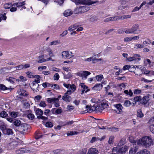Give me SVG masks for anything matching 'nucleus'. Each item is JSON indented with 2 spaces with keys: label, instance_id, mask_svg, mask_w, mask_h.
Returning <instances> with one entry per match:
<instances>
[{
  "label": "nucleus",
  "instance_id": "nucleus-1",
  "mask_svg": "<svg viewBox=\"0 0 154 154\" xmlns=\"http://www.w3.org/2000/svg\"><path fill=\"white\" fill-rule=\"evenodd\" d=\"M153 141L149 136H145L140 139L137 141L138 146H142L146 147H149L153 145Z\"/></svg>",
  "mask_w": 154,
  "mask_h": 154
},
{
  "label": "nucleus",
  "instance_id": "nucleus-2",
  "mask_svg": "<svg viewBox=\"0 0 154 154\" xmlns=\"http://www.w3.org/2000/svg\"><path fill=\"white\" fill-rule=\"evenodd\" d=\"M124 29L125 32L126 34H138L141 32L139 29V26L138 24L134 25L131 29Z\"/></svg>",
  "mask_w": 154,
  "mask_h": 154
},
{
  "label": "nucleus",
  "instance_id": "nucleus-3",
  "mask_svg": "<svg viewBox=\"0 0 154 154\" xmlns=\"http://www.w3.org/2000/svg\"><path fill=\"white\" fill-rule=\"evenodd\" d=\"M13 124L16 128H17V129L21 131H25L26 129L25 128V127L26 126V124L22 123L20 121L18 120H16L14 121L13 122Z\"/></svg>",
  "mask_w": 154,
  "mask_h": 154
},
{
  "label": "nucleus",
  "instance_id": "nucleus-4",
  "mask_svg": "<svg viewBox=\"0 0 154 154\" xmlns=\"http://www.w3.org/2000/svg\"><path fill=\"white\" fill-rule=\"evenodd\" d=\"M128 146H126L122 148L121 150L116 147H114L112 150V154H122V153L125 152L128 150Z\"/></svg>",
  "mask_w": 154,
  "mask_h": 154
},
{
  "label": "nucleus",
  "instance_id": "nucleus-5",
  "mask_svg": "<svg viewBox=\"0 0 154 154\" xmlns=\"http://www.w3.org/2000/svg\"><path fill=\"white\" fill-rule=\"evenodd\" d=\"M149 100V98L148 96L146 95L144 96L143 98H142L141 97L140 100V103L142 105H143L145 107H147L149 104L148 102Z\"/></svg>",
  "mask_w": 154,
  "mask_h": 154
},
{
  "label": "nucleus",
  "instance_id": "nucleus-6",
  "mask_svg": "<svg viewBox=\"0 0 154 154\" xmlns=\"http://www.w3.org/2000/svg\"><path fill=\"white\" fill-rule=\"evenodd\" d=\"M62 56L63 59H69L73 57L72 53L69 51H63L62 53Z\"/></svg>",
  "mask_w": 154,
  "mask_h": 154
},
{
  "label": "nucleus",
  "instance_id": "nucleus-7",
  "mask_svg": "<svg viewBox=\"0 0 154 154\" xmlns=\"http://www.w3.org/2000/svg\"><path fill=\"white\" fill-rule=\"evenodd\" d=\"M29 151L28 148H22L16 150V152L17 154H20L29 152Z\"/></svg>",
  "mask_w": 154,
  "mask_h": 154
},
{
  "label": "nucleus",
  "instance_id": "nucleus-8",
  "mask_svg": "<svg viewBox=\"0 0 154 154\" xmlns=\"http://www.w3.org/2000/svg\"><path fill=\"white\" fill-rule=\"evenodd\" d=\"M114 106L118 110L116 111L117 113L121 114L122 113L123 107L121 104H114Z\"/></svg>",
  "mask_w": 154,
  "mask_h": 154
},
{
  "label": "nucleus",
  "instance_id": "nucleus-9",
  "mask_svg": "<svg viewBox=\"0 0 154 154\" xmlns=\"http://www.w3.org/2000/svg\"><path fill=\"white\" fill-rule=\"evenodd\" d=\"M31 85H32L31 88L33 91L36 92L39 91V90L38 88L39 85L38 84L34 82H32Z\"/></svg>",
  "mask_w": 154,
  "mask_h": 154
},
{
  "label": "nucleus",
  "instance_id": "nucleus-10",
  "mask_svg": "<svg viewBox=\"0 0 154 154\" xmlns=\"http://www.w3.org/2000/svg\"><path fill=\"white\" fill-rule=\"evenodd\" d=\"M89 9V7L86 6H80L78 8V10L79 12H85L88 11Z\"/></svg>",
  "mask_w": 154,
  "mask_h": 154
},
{
  "label": "nucleus",
  "instance_id": "nucleus-11",
  "mask_svg": "<svg viewBox=\"0 0 154 154\" xmlns=\"http://www.w3.org/2000/svg\"><path fill=\"white\" fill-rule=\"evenodd\" d=\"M108 106V104L106 102H102L101 104V106L98 107V108L97 107H96V109L97 110H98L100 109L101 110H103L106 108H107V107Z\"/></svg>",
  "mask_w": 154,
  "mask_h": 154
},
{
  "label": "nucleus",
  "instance_id": "nucleus-12",
  "mask_svg": "<svg viewBox=\"0 0 154 154\" xmlns=\"http://www.w3.org/2000/svg\"><path fill=\"white\" fill-rule=\"evenodd\" d=\"M91 74V73L88 71H83L82 73H80L79 76L86 79L87 78V76Z\"/></svg>",
  "mask_w": 154,
  "mask_h": 154
},
{
  "label": "nucleus",
  "instance_id": "nucleus-13",
  "mask_svg": "<svg viewBox=\"0 0 154 154\" xmlns=\"http://www.w3.org/2000/svg\"><path fill=\"white\" fill-rule=\"evenodd\" d=\"M98 150L95 148H91L88 150L87 154H98Z\"/></svg>",
  "mask_w": 154,
  "mask_h": 154
},
{
  "label": "nucleus",
  "instance_id": "nucleus-14",
  "mask_svg": "<svg viewBox=\"0 0 154 154\" xmlns=\"http://www.w3.org/2000/svg\"><path fill=\"white\" fill-rule=\"evenodd\" d=\"M62 99L63 100L65 101L66 102H69L71 100V97L68 95H66V94H64V96L62 97Z\"/></svg>",
  "mask_w": 154,
  "mask_h": 154
},
{
  "label": "nucleus",
  "instance_id": "nucleus-15",
  "mask_svg": "<svg viewBox=\"0 0 154 154\" xmlns=\"http://www.w3.org/2000/svg\"><path fill=\"white\" fill-rule=\"evenodd\" d=\"M103 87V85L101 84H97L94 85L92 88L93 90L97 91H99Z\"/></svg>",
  "mask_w": 154,
  "mask_h": 154
},
{
  "label": "nucleus",
  "instance_id": "nucleus-16",
  "mask_svg": "<svg viewBox=\"0 0 154 154\" xmlns=\"http://www.w3.org/2000/svg\"><path fill=\"white\" fill-rule=\"evenodd\" d=\"M138 146H133L130 149L129 152V154H134L138 149Z\"/></svg>",
  "mask_w": 154,
  "mask_h": 154
},
{
  "label": "nucleus",
  "instance_id": "nucleus-17",
  "mask_svg": "<svg viewBox=\"0 0 154 154\" xmlns=\"http://www.w3.org/2000/svg\"><path fill=\"white\" fill-rule=\"evenodd\" d=\"M118 17H111L105 19L104 21V22H109V21H113L118 20Z\"/></svg>",
  "mask_w": 154,
  "mask_h": 154
},
{
  "label": "nucleus",
  "instance_id": "nucleus-18",
  "mask_svg": "<svg viewBox=\"0 0 154 154\" xmlns=\"http://www.w3.org/2000/svg\"><path fill=\"white\" fill-rule=\"evenodd\" d=\"M85 0H73V2H75L76 5H78L80 4H83L86 5Z\"/></svg>",
  "mask_w": 154,
  "mask_h": 154
},
{
  "label": "nucleus",
  "instance_id": "nucleus-19",
  "mask_svg": "<svg viewBox=\"0 0 154 154\" xmlns=\"http://www.w3.org/2000/svg\"><path fill=\"white\" fill-rule=\"evenodd\" d=\"M14 134L11 128H7L4 134L7 135H11Z\"/></svg>",
  "mask_w": 154,
  "mask_h": 154
},
{
  "label": "nucleus",
  "instance_id": "nucleus-20",
  "mask_svg": "<svg viewBox=\"0 0 154 154\" xmlns=\"http://www.w3.org/2000/svg\"><path fill=\"white\" fill-rule=\"evenodd\" d=\"M72 12L70 10L68 9L64 12L63 15L65 17H68L72 15Z\"/></svg>",
  "mask_w": 154,
  "mask_h": 154
},
{
  "label": "nucleus",
  "instance_id": "nucleus-21",
  "mask_svg": "<svg viewBox=\"0 0 154 154\" xmlns=\"http://www.w3.org/2000/svg\"><path fill=\"white\" fill-rule=\"evenodd\" d=\"M134 139V137L132 136H130L129 138V141L132 143L133 145H136L137 143V142Z\"/></svg>",
  "mask_w": 154,
  "mask_h": 154
},
{
  "label": "nucleus",
  "instance_id": "nucleus-22",
  "mask_svg": "<svg viewBox=\"0 0 154 154\" xmlns=\"http://www.w3.org/2000/svg\"><path fill=\"white\" fill-rule=\"evenodd\" d=\"M59 100L58 98H48L47 99V101L49 103H54V102Z\"/></svg>",
  "mask_w": 154,
  "mask_h": 154
},
{
  "label": "nucleus",
  "instance_id": "nucleus-23",
  "mask_svg": "<svg viewBox=\"0 0 154 154\" xmlns=\"http://www.w3.org/2000/svg\"><path fill=\"white\" fill-rule=\"evenodd\" d=\"M7 113L4 111H0V116L3 118H5L8 116Z\"/></svg>",
  "mask_w": 154,
  "mask_h": 154
},
{
  "label": "nucleus",
  "instance_id": "nucleus-24",
  "mask_svg": "<svg viewBox=\"0 0 154 154\" xmlns=\"http://www.w3.org/2000/svg\"><path fill=\"white\" fill-rule=\"evenodd\" d=\"M43 55L40 56L38 57V60L37 62L39 63H41L45 61V59L44 58Z\"/></svg>",
  "mask_w": 154,
  "mask_h": 154
},
{
  "label": "nucleus",
  "instance_id": "nucleus-25",
  "mask_svg": "<svg viewBox=\"0 0 154 154\" xmlns=\"http://www.w3.org/2000/svg\"><path fill=\"white\" fill-rule=\"evenodd\" d=\"M18 145V142L16 141H14L10 143V145L12 148L17 147Z\"/></svg>",
  "mask_w": 154,
  "mask_h": 154
},
{
  "label": "nucleus",
  "instance_id": "nucleus-26",
  "mask_svg": "<svg viewBox=\"0 0 154 154\" xmlns=\"http://www.w3.org/2000/svg\"><path fill=\"white\" fill-rule=\"evenodd\" d=\"M25 5L24 1L22 2H19L17 3H15L12 6H16L17 7H19L23 6Z\"/></svg>",
  "mask_w": 154,
  "mask_h": 154
},
{
  "label": "nucleus",
  "instance_id": "nucleus-27",
  "mask_svg": "<svg viewBox=\"0 0 154 154\" xmlns=\"http://www.w3.org/2000/svg\"><path fill=\"white\" fill-rule=\"evenodd\" d=\"M126 60L127 61H131L134 60H135V61L137 60H138L139 61L141 60V59L140 58H136V57H130L128 58H127Z\"/></svg>",
  "mask_w": 154,
  "mask_h": 154
},
{
  "label": "nucleus",
  "instance_id": "nucleus-28",
  "mask_svg": "<svg viewBox=\"0 0 154 154\" xmlns=\"http://www.w3.org/2000/svg\"><path fill=\"white\" fill-rule=\"evenodd\" d=\"M36 114L39 116H42L43 114V111L40 109H37L35 111Z\"/></svg>",
  "mask_w": 154,
  "mask_h": 154
},
{
  "label": "nucleus",
  "instance_id": "nucleus-29",
  "mask_svg": "<svg viewBox=\"0 0 154 154\" xmlns=\"http://www.w3.org/2000/svg\"><path fill=\"white\" fill-rule=\"evenodd\" d=\"M124 92L125 94L131 97L132 96L133 94V93L131 89L129 90V91L128 90H125L124 91Z\"/></svg>",
  "mask_w": 154,
  "mask_h": 154
},
{
  "label": "nucleus",
  "instance_id": "nucleus-30",
  "mask_svg": "<svg viewBox=\"0 0 154 154\" xmlns=\"http://www.w3.org/2000/svg\"><path fill=\"white\" fill-rule=\"evenodd\" d=\"M80 86H81V87L83 88L82 89L85 90L86 89H87L85 91V92L86 93L89 90L88 89V87L85 85V84L83 83H81L80 84Z\"/></svg>",
  "mask_w": 154,
  "mask_h": 154
},
{
  "label": "nucleus",
  "instance_id": "nucleus-31",
  "mask_svg": "<svg viewBox=\"0 0 154 154\" xmlns=\"http://www.w3.org/2000/svg\"><path fill=\"white\" fill-rule=\"evenodd\" d=\"M35 133L36 135L35 138L36 139H39L42 137V133L39 131H36L35 132Z\"/></svg>",
  "mask_w": 154,
  "mask_h": 154
},
{
  "label": "nucleus",
  "instance_id": "nucleus-32",
  "mask_svg": "<svg viewBox=\"0 0 154 154\" xmlns=\"http://www.w3.org/2000/svg\"><path fill=\"white\" fill-rule=\"evenodd\" d=\"M137 154H150V152L147 149H145L143 151H140Z\"/></svg>",
  "mask_w": 154,
  "mask_h": 154
},
{
  "label": "nucleus",
  "instance_id": "nucleus-33",
  "mask_svg": "<svg viewBox=\"0 0 154 154\" xmlns=\"http://www.w3.org/2000/svg\"><path fill=\"white\" fill-rule=\"evenodd\" d=\"M7 128L6 127V126L5 125L3 124L0 126V129L2 131L3 133L5 132Z\"/></svg>",
  "mask_w": 154,
  "mask_h": 154
},
{
  "label": "nucleus",
  "instance_id": "nucleus-34",
  "mask_svg": "<svg viewBox=\"0 0 154 154\" xmlns=\"http://www.w3.org/2000/svg\"><path fill=\"white\" fill-rule=\"evenodd\" d=\"M137 116L140 118H142L143 116V114L142 113L141 109H138L137 111Z\"/></svg>",
  "mask_w": 154,
  "mask_h": 154
},
{
  "label": "nucleus",
  "instance_id": "nucleus-35",
  "mask_svg": "<svg viewBox=\"0 0 154 154\" xmlns=\"http://www.w3.org/2000/svg\"><path fill=\"white\" fill-rule=\"evenodd\" d=\"M18 113V112H17L13 111L11 112L10 115L11 117L15 118L17 117Z\"/></svg>",
  "mask_w": 154,
  "mask_h": 154
},
{
  "label": "nucleus",
  "instance_id": "nucleus-36",
  "mask_svg": "<svg viewBox=\"0 0 154 154\" xmlns=\"http://www.w3.org/2000/svg\"><path fill=\"white\" fill-rule=\"evenodd\" d=\"M131 103L129 100H126L124 102V106L128 107L130 106Z\"/></svg>",
  "mask_w": 154,
  "mask_h": 154
},
{
  "label": "nucleus",
  "instance_id": "nucleus-37",
  "mask_svg": "<svg viewBox=\"0 0 154 154\" xmlns=\"http://www.w3.org/2000/svg\"><path fill=\"white\" fill-rule=\"evenodd\" d=\"M131 16L129 15H125L122 16H121L120 17H118L119 18H118L119 19H122L123 20L127 19L128 18H131Z\"/></svg>",
  "mask_w": 154,
  "mask_h": 154
},
{
  "label": "nucleus",
  "instance_id": "nucleus-38",
  "mask_svg": "<svg viewBox=\"0 0 154 154\" xmlns=\"http://www.w3.org/2000/svg\"><path fill=\"white\" fill-rule=\"evenodd\" d=\"M6 80L11 83L13 84L14 83L15 79L12 77H10L8 78H7Z\"/></svg>",
  "mask_w": 154,
  "mask_h": 154
},
{
  "label": "nucleus",
  "instance_id": "nucleus-39",
  "mask_svg": "<svg viewBox=\"0 0 154 154\" xmlns=\"http://www.w3.org/2000/svg\"><path fill=\"white\" fill-rule=\"evenodd\" d=\"M97 17L95 16H92L91 15V17L89 19V21L91 22H93L96 21L97 20Z\"/></svg>",
  "mask_w": 154,
  "mask_h": 154
},
{
  "label": "nucleus",
  "instance_id": "nucleus-40",
  "mask_svg": "<svg viewBox=\"0 0 154 154\" xmlns=\"http://www.w3.org/2000/svg\"><path fill=\"white\" fill-rule=\"evenodd\" d=\"M78 132L75 131H68L67 133V134L68 136H72L74 135L77 134H78Z\"/></svg>",
  "mask_w": 154,
  "mask_h": 154
},
{
  "label": "nucleus",
  "instance_id": "nucleus-41",
  "mask_svg": "<svg viewBox=\"0 0 154 154\" xmlns=\"http://www.w3.org/2000/svg\"><path fill=\"white\" fill-rule=\"evenodd\" d=\"M9 89L2 84H0V90L4 91Z\"/></svg>",
  "mask_w": 154,
  "mask_h": 154
},
{
  "label": "nucleus",
  "instance_id": "nucleus-42",
  "mask_svg": "<svg viewBox=\"0 0 154 154\" xmlns=\"http://www.w3.org/2000/svg\"><path fill=\"white\" fill-rule=\"evenodd\" d=\"M114 138V137L113 136H110L108 142L109 144H112L113 143V140Z\"/></svg>",
  "mask_w": 154,
  "mask_h": 154
},
{
  "label": "nucleus",
  "instance_id": "nucleus-43",
  "mask_svg": "<svg viewBox=\"0 0 154 154\" xmlns=\"http://www.w3.org/2000/svg\"><path fill=\"white\" fill-rule=\"evenodd\" d=\"M47 51L48 52V54L51 57H54L55 56L52 50L50 49H48L47 50Z\"/></svg>",
  "mask_w": 154,
  "mask_h": 154
},
{
  "label": "nucleus",
  "instance_id": "nucleus-44",
  "mask_svg": "<svg viewBox=\"0 0 154 154\" xmlns=\"http://www.w3.org/2000/svg\"><path fill=\"white\" fill-rule=\"evenodd\" d=\"M44 113L46 116H48L49 115L51 114V111L49 109H46L45 110Z\"/></svg>",
  "mask_w": 154,
  "mask_h": 154
},
{
  "label": "nucleus",
  "instance_id": "nucleus-45",
  "mask_svg": "<svg viewBox=\"0 0 154 154\" xmlns=\"http://www.w3.org/2000/svg\"><path fill=\"white\" fill-rule=\"evenodd\" d=\"M141 96H138L135 97L134 98V100L135 101V102H140V100L141 99Z\"/></svg>",
  "mask_w": 154,
  "mask_h": 154
},
{
  "label": "nucleus",
  "instance_id": "nucleus-46",
  "mask_svg": "<svg viewBox=\"0 0 154 154\" xmlns=\"http://www.w3.org/2000/svg\"><path fill=\"white\" fill-rule=\"evenodd\" d=\"M95 77L96 80L98 81H100L103 78V77L102 75H97Z\"/></svg>",
  "mask_w": 154,
  "mask_h": 154
},
{
  "label": "nucleus",
  "instance_id": "nucleus-47",
  "mask_svg": "<svg viewBox=\"0 0 154 154\" xmlns=\"http://www.w3.org/2000/svg\"><path fill=\"white\" fill-rule=\"evenodd\" d=\"M151 42L150 40L149 39H147V41H145L143 42V44L142 45H143V48L144 46H147V44H150Z\"/></svg>",
  "mask_w": 154,
  "mask_h": 154
},
{
  "label": "nucleus",
  "instance_id": "nucleus-48",
  "mask_svg": "<svg viewBox=\"0 0 154 154\" xmlns=\"http://www.w3.org/2000/svg\"><path fill=\"white\" fill-rule=\"evenodd\" d=\"M19 95L23 96H27L28 94L26 93V91L23 90L22 91Z\"/></svg>",
  "mask_w": 154,
  "mask_h": 154
},
{
  "label": "nucleus",
  "instance_id": "nucleus-49",
  "mask_svg": "<svg viewBox=\"0 0 154 154\" xmlns=\"http://www.w3.org/2000/svg\"><path fill=\"white\" fill-rule=\"evenodd\" d=\"M27 117L29 119L32 120L34 118V115L33 114L29 113L27 115Z\"/></svg>",
  "mask_w": 154,
  "mask_h": 154
},
{
  "label": "nucleus",
  "instance_id": "nucleus-50",
  "mask_svg": "<svg viewBox=\"0 0 154 154\" xmlns=\"http://www.w3.org/2000/svg\"><path fill=\"white\" fill-rule=\"evenodd\" d=\"M60 44V41L58 40L54 41L51 42L50 45H57L59 44Z\"/></svg>",
  "mask_w": 154,
  "mask_h": 154
},
{
  "label": "nucleus",
  "instance_id": "nucleus-51",
  "mask_svg": "<svg viewBox=\"0 0 154 154\" xmlns=\"http://www.w3.org/2000/svg\"><path fill=\"white\" fill-rule=\"evenodd\" d=\"M142 92L141 90L140 89H135L134 93L135 94H139Z\"/></svg>",
  "mask_w": 154,
  "mask_h": 154
},
{
  "label": "nucleus",
  "instance_id": "nucleus-52",
  "mask_svg": "<svg viewBox=\"0 0 154 154\" xmlns=\"http://www.w3.org/2000/svg\"><path fill=\"white\" fill-rule=\"evenodd\" d=\"M85 108L87 109L86 110H85V111H87V112H86L85 113H86L87 112H91L92 111L91 108H90V107L88 105H87L85 107Z\"/></svg>",
  "mask_w": 154,
  "mask_h": 154
},
{
  "label": "nucleus",
  "instance_id": "nucleus-53",
  "mask_svg": "<svg viewBox=\"0 0 154 154\" xmlns=\"http://www.w3.org/2000/svg\"><path fill=\"white\" fill-rule=\"evenodd\" d=\"M134 48H143V46L142 45L136 44L134 45Z\"/></svg>",
  "mask_w": 154,
  "mask_h": 154
},
{
  "label": "nucleus",
  "instance_id": "nucleus-54",
  "mask_svg": "<svg viewBox=\"0 0 154 154\" xmlns=\"http://www.w3.org/2000/svg\"><path fill=\"white\" fill-rule=\"evenodd\" d=\"M45 126L47 127L51 128L53 126V125L51 122H48L46 123Z\"/></svg>",
  "mask_w": 154,
  "mask_h": 154
},
{
  "label": "nucleus",
  "instance_id": "nucleus-55",
  "mask_svg": "<svg viewBox=\"0 0 154 154\" xmlns=\"http://www.w3.org/2000/svg\"><path fill=\"white\" fill-rule=\"evenodd\" d=\"M11 3H6L4 5V8L6 9L9 8L11 6Z\"/></svg>",
  "mask_w": 154,
  "mask_h": 154
},
{
  "label": "nucleus",
  "instance_id": "nucleus-56",
  "mask_svg": "<svg viewBox=\"0 0 154 154\" xmlns=\"http://www.w3.org/2000/svg\"><path fill=\"white\" fill-rule=\"evenodd\" d=\"M39 105L40 106L42 107H45L47 105L45 103V101H41L40 102L39 104Z\"/></svg>",
  "mask_w": 154,
  "mask_h": 154
},
{
  "label": "nucleus",
  "instance_id": "nucleus-57",
  "mask_svg": "<svg viewBox=\"0 0 154 154\" xmlns=\"http://www.w3.org/2000/svg\"><path fill=\"white\" fill-rule=\"evenodd\" d=\"M150 131L154 134V124H152L149 127Z\"/></svg>",
  "mask_w": 154,
  "mask_h": 154
},
{
  "label": "nucleus",
  "instance_id": "nucleus-58",
  "mask_svg": "<svg viewBox=\"0 0 154 154\" xmlns=\"http://www.w3.org/2000/svg\"><path fill=\"white\" fill-rule=\"evenodd\" d=\"M91 1V0H85V1L87 2V3H86V5H90L95 3V2Z\"/></svg>",
  "mask_w": 154,
  "mask_h": 154
},
{
  "label": "nucleus",
  "instance_id": "nucleus-59",
  "mask_svg": "<svg viewBox=\"0 0 154 154\" xmlns=\"http://www.w3.org/2000/svg\"><path fill=\"white\" fill-rule=\"evenodd\" d=\"M37 118L38 119H41L42 120H46L48 119V118L47 117L42 116V115L37 116Z\"/></svg>",
  "mask_w": 154,
  "mask_h": 154
},
{
  "label": "nucleus",
  "instance_id": "nucleus-60",
  "mask_svg": "<svg viewBox=\"0 0 154 154\" xmlns=\"http://www.w3.org/2000/svg\"><path fill=\"white\" fill-rule=\"evenodd\" d=\"M59 78V75L58 73H55L54 76V79L55 80H58Z\"/></svg>",
  "mask_w": 154,
  "mask_h": 154
},
{
  "label": "nucleus",
  "instance_id": "nucleus-61",
  "mask_svg": "<svg viewBox=\"0 0 154 154\" xmlns=\"http://www.w3.org/2000/svg\"><path fill=\"white\" fill-rule=\"evenodd\" d=\"M15 68H16V70L21 69L24 68V66L22 65H20L17 66H16Z\"/></svg>",
  "mask_w": 154,
  "mask_h": 154
},
{
  "label": "nucleus",
  "instance_id": "nucleus-62",
  "mask_svg": "<svg viewBox=\"0 0 154 154\" xmlns=\"http://www.w3.org/2000/svg\"><path fill=\"white\" fill-rule=\"evenodd\" d=\"M62 112V109L61 108H59L56 109V114H59L61 113Z\"/></svg>",
  "mask_w": 154,
  "mask_h": 154
},
{
  "label": "nucleus",
  "instance_id": "nucleus-63",
  "mask_svg": "<svg viewBox=\"0 0 154 154\" xmlns=\"http://www.w3.org/2000/svg\"><path fill=\"white\" fill-rule=\"evenodd\" d=\"M7 69V67H4L0 69V72L2 73H8V72H6V69Z\"/></svg>",
  "mask_w": 154,
  "mask_h": 154
},
{
  "label": "nucleus",
  "instance_id": "nucleus-64",
  "mask_svg": "<svg viewBox=\"0 0 154 154\" xmlns=\"http://www.w3.org/2000/svg\"><path fill=\"white\" fill-rule=\"evenodd\" d=\"M135 67L133 66H130L129 71L130 72H134Z\"/></svg>",
  "mask_w": 154,
  "mask_h": 154
}]
</instances>
